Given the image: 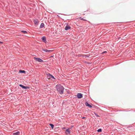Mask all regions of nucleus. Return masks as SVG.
<instances>
[{"instance_id":"1","label":"nucleus","mask_w":135,"mask_h":135,"mask_svg":"<svg viewBox=\"0 0 135 135\" xmlns=\"http://www.w3.org/2000/svg\"><path fill=\"white\" fill-rule=\"evenodd\" d=\"M56 88L60 94H62L63 93L64 88L60 84H58L56 85Z\"/></svg>"},{"instance_id":"2","label":"nucleus","mask_w":135,"mask_h":135,"mask_svg":"<svg viewBox=\"0 0 135 135\" xmlns=\"http://www.w3.org/2000/svg\"><path fill=\"white\" fill-rule=\"evenodd\" d=\"M34 59L36 61L40 62H43V60L40 58L34 57Z\"/></svg>"},{"instance_id":"3","label":"nucleus","mask_w":135,"mask_h":135,"mask_svg":"<svg viewBox=\"0 0 135 135\" xmlns=\"http://www.w3.org/2000/svg\"><path fill=\"white\" fill-rule=\"evenodd\" d=\"M19 86L22 88H23L25 89H29V88L28 87L25 86L22 84L19 85Z\"/></svg>"},{"instance_id":"4","label":"nucleus","mask_w":135,"mask_h":135,"mask_svg":"<svg viewBox=\"0 0 135 135\" xmlns=\"http://www.w3.org/2000/svg\"><path fill=\"white\" fill-rule=\"evenodd\" d=\"M77 96L78 98H81L82 97V95L81 94L79 93L78 94Z\"/></svg>"},{"instance_id":"5","label":"nucleus","mask_w":135,"mask_h":135,"mask_svg":"<svg viewBox=\"0 0 135 135\" xmlns=\"http://www.w3.org/2000/svg\"><path fill=\"white\" fill-rule=\"evenodd\" d=\"M70 129H68L66 130L65 133L67 134H70Z\"/></svg>"},{"instance_id":"6","label":"nucleus","mask_w":135,"mask_h":135,"mask_svg":"<svg viewBox=\"0 0 135 135\" xmlns=\"http://www.w3.org/2000/svg\"><path fill=\"white\" fill-rule=\"evenodd\" d=\"M47 78L48 79H51V75L49 73L47 74Z\"/></svg>"},{"instance_id":"7","label":"nucleus","mask_w":135,"mask_h":135,"mask_svg":"<svg viewBox=\"0 0 135 135\" xmlns=\"http://www.w3.org/2000/svg\"><path fill=\"white\" fill-rule=\"evenodd\" d=\"M34 23L36 25H37L38 23V21L37 20H34Z\"/></svg>"},{"instance_id":"8","label":"nucleus","mask_w":135,"mask_h":135,"mask_svg":"<svg viewBox=\"0 0 135 135\" xmlns=\"http://www.w3.org/2000/svg\"><path fill=\"white\" fill-rule=\"evenodd\" d=\"M71 28L70 27L69 25L66 26L65 28V29L66 30H68L70 29Z\"/></svg>"},{"instance_id":"9","label":"nucleus","mask_w":135,"mask_h":135,"mask_svg":"<svg viewBox=\"0 0 135 135\" xmlns=\"http://www.w3.org/2000/svg\"><path fill=\"white\" fill-rule=\"evenodd\" d=\"M42 50L44 51H45L46 52H49L52 51V50H48L46 49H42Z\"/></svg>"},{"instance_id":"10","label":"nucleus","mask_w":135,"mask_h":135,"mask_svg":"<svg viewBox=\"0 0 135 135\" xmlns=\"http://www.w3.org/2000/svg\"><path fill=\"white\" fill-rule=\"evenodd\" d=\"M85 104L86 105V106H88L90 107H91L92 106L90 104H89L87 102H85Z\"/></svg>"},{"instance_id":"11","label":"nucleus","mask_w":135,"mask_h":135,"mask_svg":"<svg viewBox=\"0 0 135 135\" xmlns=\"http://www.w3.org/2000/svg\"><path fill=\"white\" fill-rule=\"evenodd\" d=\"M42 40L45 43H46V38L44 36L42 38Z\"/></svg>"},{"instance_id":"12","label":"nucleus","mask_w":135,"mask_h":135,"mask_svg":"<svg viewBox=\"0 0 135 135\" xmlns=\"http://www.w3.org/2000/svg\"><path fill=\"white\" fill-rule=\"evenodd\" d=\"M13 134L14 135H19L20 132H17L13 133Z\"/></svg>"},{"instance_id":"13","label":"nucleus","mask_w":135,"mask_h":135,"mask_svg":"<svg viewBox=\"0 0 135 135\" xmlns=\"http://www.w3.org/2000/svg\"><path fill=\"white\" fill-rule=\"evenodd\" d=\"M44 23H41V25L40 26V27L41 28H42L44 26Z\"/></svg>"},{"instance_id":"14","label":"nucleus","mask_w":135,"mask_h":135,"mask_svg":"<svg viewBox=\"0 0 135 135\" xmlns=\"http://www.w3.org/2000/svg\"><path fill=\"white\" fill-rule=\"evenodd\" d=\"M19 72L20 73H25V71L24 70H20L19 71Z\"/></svg>"},{"instance_id":"15","label":"nucleus","mask_w":135,"mask_h":135,"mask_svg":"<svg viewBox=\"0 0 135 135\" xmlns=\"http://www.w3.org/2000/svg\"><path fill=\"white\" fill-rule=\"evenodd\" d=\"M50 125L51 126V128L52 129H53L54 128V125L52 124H50Z\"/></svg>"},{"instance_id":"16","label":"nucleus","mask_w":135,"mask_h":135,"mask_svg":"<svg viewBox=\"0 0 135 135\" xmlns=\"http://www.w3.org/2000/svg\"><path fill=\"white\" fill-rule=\"evenodd\" d=\"M102 131V130L101 129H99L97 130V131L98 132H101Z\"/></svg>"},{"instance_id":"17","label":"nucleus","mask_w":135,"mask_h":135,"mask_svg":"<svg viewBox=\"0 0 135 135\" xmlns=\"http://www.w3.org/2000/svg\"><path fill=\"white\" fill-rule=\"evenodd\" d=\"M21 32L25 33H27V32L26 31H22Z\"/></svg>"},{"instance_id":"18","label":"nucleus","mask_w":135,"mask_h":135,"mask_svg":"<svg viewBox=\"0 0 135 135\" xmlns=\"http://www.w3.org/2000/svg\"><path fill=\"white\" fill-rule=\"evenodd\" d=\"M51 79H54V77L51 75Z\"/></svg>"},{"instance_id":"19","label":"nucleus","mask_w":135,"mask_h":135,"mask_svg":"<svg viewBox=\"0 0 135 135\" xmlns=\"http://www.w3.org/2000/svg\"><path fill=\"white\" fill-rule=\"evenodd\" d=\"M107 52V51H104V52H102V54H103V53H106Z\"/></svg>"},{"instance_id":"20","label":"nucleus","mask_w":135,"mask_h":135,"mask_svg":"<svg viewBox=\"0 0 135 135\" xmlns=\"http://www.w3.org/2000/svg\"><path fill=\"white\" fill-rule=\"evenodd\" d=\"M82 20H83L84 21H86V20L85 19H83V18H81V19Z\"/></svg>"},{"instance_id":"21","label":"nucleus","mask_w":135,"mask_h":135,"mask_svg":"<svg viewBox=\"0 0 135 135\" xmlns=\"http://www.w3.org/2000/svg\"><path fill=\"white\" fill-rule=\"evenodd\" d=\"M86 56H87V57H89V56L88 55H86Z\"/></svg>"},{"instance_id":"22","label":"nucleus","mask_w":135,"mask_h":135,"mask_svg":"<svg viewBox=\"0 0 135 135\" xmlns=\"http://www.w3.org/2000/svg\"><path fill=\"white\" fill-rule=\"evenodd\" d=\"M2 43H3V42L0 41V44H2Z\"/></svg>"},{"instance_id":"23","label":"nucleus","mask_w":135,"mask_h":135,"mask_svg":"<svg viewBox=\"0 0 135 135\" xmlns=\"http://www.w3.org/2000/svg\"><path fill=\"white\" fill-rule=\"evenodd\" d=\"M85 118L84 117H82V118H83V119H84V118Z\"/></svg>"},{"instance_id":"24","label":"nucleus","mask_w":135,"mask_h":135,"mask_svg":"<svg viewBox=\"0 0 135 135\" xmlns=\"http://www.w3.org/2000/svg\"><path fill=\"white\" fill-rule=\"evenodd\" d=\"M79 56H81V55H79Z\"/></svg>"},{"instance_id":"25","label":"nucleus","mask_w":135,"mask_h":135,"mask_svg":"<svg viewBox=\"0 0 135 135\" xmlns=\"http://www.w3.org/2000/svg\"><path fill=\"white\" fill-rule=\"evenodd\" d=\"M98 117L99 116L97 115V114H96V115Z\"/></svg>"},{"instance_id":"26","label":"nucleus","mask_w":135,"mask_h":135,"mask_svg":"<svg viewBox=\"0 0 135 135\" xmlns=\"http://www.w3.org/2000/svg\"><path fill=\"white\" fill-rule=\"evenodd\" d=\"M95 115H96V114L95 113Z\"/></svg>"}]
</instances>
